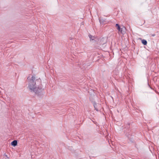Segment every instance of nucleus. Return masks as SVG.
I'll return each instance as SVG.
<instances>
[{
    "mask_svg": "<svg viewBox=\"0 0 159 159\" xmlns=\"http://www.w3.org/2000/svg\"><path fill=\"white\" fill-rule=\"evenodd\" d=\"M27 78L28 80V88L30 91L34 93L38 96L42 94L43 90L41 80L40 78L37 79L35 75H32L31 78Z\"/></svg>",
    "mask_w": 159,
    "mask_h": 159,
    "instance_id": "f257e3e1",
    "label": "nucleus"
},
{
    "mask_svg": "<svg viewBox=\"0 0 159 159\" xmlns=\"http://www.w3.org/2000/svg\"><path fill=\"white\" fill-rule=\"evenodd\" d=\"M93 106L95 108V109L97 111H98L99 110V107H101V105L99 104H97L95 102L93 103Z\"/></svg>",
    "mask_w": 159,
    "mask_h": 159,
    "instance_id": "f03ea898",
    "label": "nucleus"
},
{
    "mask_svg": "<svg viewBox=\"0 0 159 159\" xmlns=\"http://www.w3.org/2000/svg\"><path fill=\"white\" fill-rule=\"evenodd\" d=\"M125 28L123 27L122 28H120V30H118L121 34H124L125 33Z\"/></svg>",
    "mask_w": 159,
    "mask_h": 159,
    "instance_id": "7ed1b4c3",
    "label": "nucleus"
},
{
    "mask_svg": "<svg viewBox=\"0 0 159 159\" xmlns=\"http://www.w3.org/2000/svg\"><path fill=\"white\" fill-rule=\"evenodd\" d=\"M17 141L16 140H14L11 142V145L14 147L17 145Z\"/></svg>",
    "mask_w": 159,
    "mask_h": 159,
    "instance_id": "20e7f679",
    "label": "nucleus"
},
{
    "mask_svg": "<svg viewBox=\"0 0 159 159\" xmlns=\"http://www.w3.org/2000/svg\"><path fill=\"white\" fill-rule=\"evenodd\" d=\"M142 43L144 45H146L147 43V41L145 39H143L142 40Z\"/></svg>",
    "mask_w": 159,
    "mask_h": 159,
    "instance_id": "39448f33",
    "label": "nucleus"
},
{
    "mask_svg": "<svg viewBox=\"0 0 159 159\" xmlns=\"http://www.w3.org/2000/svg\"><path fill=\"white\" fill-rule=\"evenodd\" d=\"M116 26L117 28V29L118 30H120V25L118 24H116Z\"/></svg>",
    "mask_w": 159,
    "mask_h": 159,
    "instance_id": "423d86ee",
    "label": "nucleus"
},
{
    "mask_svg": "<svg viewBox=\"0 0 159 159\" xmlns=\"http://www.w3.org/2000/svg\"><path fill=\"white\" fill-rule=\"evenodd\" d=\"M89 37L92 40H94V37H93L91 35H89Z\"/></svg>",
    "mask_w": 159,
    "mask_h": 159,
    "instance_id": "0eeeda50",
    "label": "nucleus"
},
{
    "mask_svg": "<svg viewBox=\"0 0 159 159\" xmlns=\"http://www.w3.org/2000/svg\"><path fill=\"white\" fill-rule=\"evenodd\" d=\"M155 35V34H152V36L153 37Z\"/></svg>",
    "mask_w": 159,
    "mask_h": 159,
    "instance_id": "6e6552de",
    "label": "nucleus"
},
{
    "mask_svg": "<svg viewBox=\"0 0 159 159\" xmlns=\"http://www.w3.org/2000/svg\"><path fill=\"white\" fill-rule=\"evenodd\" d=\"M127 136H128V138H129V135H127Z\"/></svg>",
    "mask_w": 159,
    "mask_h": 159,
    "instance_id": "1a4fd4ad",
    "label": "nucleus"
}]
</instances>
